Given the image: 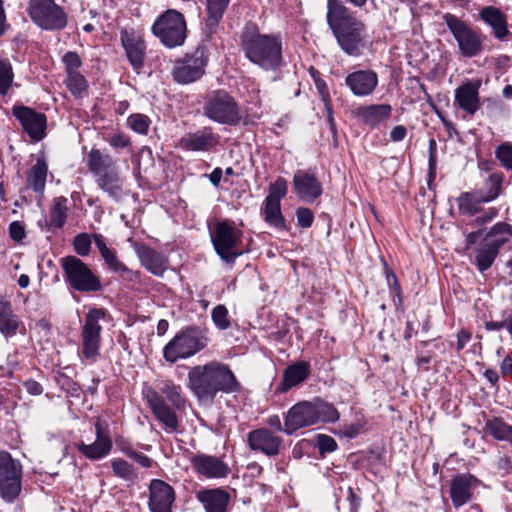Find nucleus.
<instances>
[{
    "label": "nucleus",
    "instance_id": "f257e3e1",
    "mask_svg": "<svg viewBox=\"0 0 512 512\" xmlns=\"http://www.w3.org/2000/svg\"><path fill=\"white\" fill-rule=\"evenodd\" d=\"M187 378V387L199 401L212 402L219 392L230 394L240 390L228 365L217 361L192 367Z\"/></svg>",
    "mask_w": 512,
    "mask_h": 512
},
{
    "label": "nucleus",
    "instance_id": "f03ea898",
    "mask_svg": "<svg viewBox=\"0 0 512 512\" xmlns=\"http://www.w3.org/2000/svg\"><path fill=\"white\" fill-rule=\"evenodd\" d=\"M326 20L338 45L349 56L358 57L366 46V27L340 0H327Z\"/></svg>",
    "mask_w": 512,
    "mask_h": 512
},
{
    "label": "nucleus",
    "instance_id": "7ed1b4c3",
    "mask_svg": "<svg viewBox=\"0 0 512 512\" xmlns=\"http://www.w3.org/2000/svg\"><path fill=\"white\" fill-rule=\"evenodd\" d=\"M245 56L264 70L275 71L283 64L282 39L278 34H261L257 29L242 36Z\"/></svg>",
    "mask_w": 512,
    "mask_h": 512
},
{
    "label": "nucleus",
    "instance_id": "20e7f679",
    "mask_svg": "<svg viewBox=\"0 0 512 512\" xmlns=\"http://www.w3.org/2000/svg\"><path fill=\"white\" fill-rule=\"evenodd\" d=\"M87 167L99 189L116 202L123 196V179L115 166L114 159L98 149H91L87 157Z\"/></svg>",
    "mask_w": 512,
    "mask_h": 512
},
{
    "label": "nucleus",
    "instance_id": "39448f33",
    "mask_svg": "<svg viewBox=\"0 0 512 512\" xmlns=\"http://www.w3.org/2000/svg\"><path fill=\"white\" fill-rule=\"evenodd\" d=\"M203 115L215 123L228 126H237L243 120L238 102L225 90L214 91L207 97Z\"/></svg>",
    "mask_w": 512,
    "mask_h": 512
},
{
    "label": "nucleus",
    "instance_id": "423d86ee",
    "mask_svg": "<svg viewBox=\"0 0 512 512\" xmlns=\"http://www.w3.org/2000/svg\"><path fill=\"white\" fill-rule=\"evenodd\" d=\"M151 31L167 48L182 46L187 38V23L182 13L168 9L154 21Z\"/></svg>",
    "mask_w": 512,
    "mask_h": 512
},
{
    "label": "nucleus",
    "instance_id": "0eeeda50",
    "mask_svg": "<svg viewBox=\"0 0 512 512\" xmlns=\"http://www.w3.org/2000/svg\"><path fill=\"white\" fill-rule=\"evenodd\" d=\"M207 345V338L196 327H187L177 333L164 347L163 357L167 362L175 363L189 358Z\"/></svg>",
    "mask_w": 512,
    "mask_h": 512
},
{
    "label": "nucleus",
    "instance_id": "6e6552de",
    "mask_svg": "<svg viewBox=\"0 0 512 512\" xmlns=\"http://www.w3.org/2000/svg\"><path fill=\"white\" fill-rule=\"evenodd\" d=\"M23 467L8 451H0V497L14 503L22 491Z\"/></svg>",
    "mask_w": 512,
    "mask_h": 512
},
{
    "label": "nucleus",
    "instance_id": "1a4fd4ad",
    "mask_svg": "<svg viewBox=\"0 0 512 512\" xmlns=\"http://www.w3.org/2000/svg\"><path fill=\"white\" fill-rule=\"evenodd\" d=\"M61 267L67 283L80 292H97L102 288L101 281L88 265L76 256L61 259Z\"/></svg>",
    "mask_w": 512,
    "mask_h": 512
},
{
    "label": "nucleus",
    "instance_id": "9d476101",
    "mask_svg": "<svg viewBox=\"0 0 512 512\" xmlns=\"http://www.w3.org/2000/svg\"><path fill=\"white\" fill-rule=\"evenodd\" d=\"M27 11L31 20L43 30L58 31L67 26V14L54 0H29Z\"/></svg>",
    "mask_w": 512,
    "mask_h": 512
},
{
    "label": "nucleus",
    "instance_id": "9b49d317",
    "mask_svg": "<svg viewBox=\"0 0 512 512\" xmlns=\"http://www.w3.org/2000/svg\"><path fill=\"white\" fill-rule=\"evenodd\" d=\"M241 237L242 232L239 229L229 221L223 220L216 223L211 241L219 257L226 263H233L242 255V251L238 250Z\"/></svg>",
    "mask_w": 512,
    "mask_h": 512
},
{
    "label": "nucleus",
    "instance_id": "f8f14e48",
    "mask_svg": "<svg viewBox=\"0 0 512 512\" xmlns=\"http://www.w3.org/2000/svg\"><path fill=\"white\" fill-rule=\"evenodd\" d=\"M106 311L103 308H92L84 318L81 331L80 355L91 362L99 356L102 326L100 320L104 319Z\"/></svg>",
    "mask_w": 512,
    "mask_h": 512
},
{
    "label": "nucleus",
    "instance_id": "ddd939ff",
    "mask_svg": "<svg viewBox=\"0 0 512 512\" xmlns=\"http://www.w3.org/2000/svg\"><path fill=\"white\" fill-rule=\"evenodd\" d=\"M509 229L508 224L499 222L485 233L475 254V264L480 272H484L492 266L500 247L508 241L504 234L508 233Z\"/></svg>",
    "mask_w": 512,
    "mask_h": 512
},
{
    "label": "nucleus",
    "instance_id": "4468645a",
    "mask_svg": "<svg viewBox=\"0 0 512 512\" xmlns=\"http://www.w3.org/2000/svg\"><path fill=\"white\" fill-rule=\"evenodd\" d=\"M444 20L457 41L462 55L466 57H473L480 53L482 49V40L476 31L453 14H445Z\"/></svg>",
    "mask_w": 512,
    "mask_h": 512
},
{
    "label": "nucleus",
    "instance_id": "2eb2a0df",
    "mask_svg": "<svg viewBox=\"0 0 512 512\" xmlns=\"http://www.w3.org/2000/svg\"><path fill=\"white\" fill-rule=\"evenodd\" d=\"M207 62L205 48L197 47L192 54L175 63L173 79L180 84L192 83L204 75Z\"/></svg>",
    "mask_w": 512,
    "mask_h": 512
},
{
    "label": "nucleus",
    "instance_id": "dca6fc26",
    "mask_svg": "<svg viewBox=\"0 0 512 512\" xmlns=\"http://www.w3.org/2000/svg\"><path fill=\"white\" fill-rule=\"evenodd\" d=\"M12 114L32 141L39 142L46 136L47 117L45 114L24 105H15L12 108Z\"/></svg>",
    "mask_w": 512,
    "mask_h": 512
},
{
    "label": "nucleus",
    "instance_id": "f3484780",
    "mask_svg": "<svg viewBox=\"0 0 512 512\" xmlns=\"http://www.w3.org/2000/svg\"><path fill=\"white\" fill-rule=\"evenodd\" d=\"M314 424H317L314 400L301 401L288 410L284 421V432L291 435L301 428Z\"/></svg>",
    "mask_w": 512,
    "mask_h": 512
},
{
    "label": "nucleus",
    "instance_id": "a211bd4d",
    "mask_svg": "<svg viewBox=\"0 0 512 512\" xmlns=\"http://www.w3.org/2000/svg\"><path fill=\"white\" fill-rule=\"evenodd\" d=\"M144 397L153 415L163 424L166 432L176 433L179 427L178 417L172 408L167 405L164 398L152 388L144 391Z\"/></svg>",
    "mask_w": 512,
    "mask_h": 512
},
{
    "label": "nucleus",
    "instance_id": "6ab92c4d",
    "mask_svg": "<svg viewBox=\"0 0 512 512\" xmlns=\"http://www.w3.org/2000/svg\"><path fill=\"white\" fill-rule=\"evenodd\" d=\"M283 439L267 428H258L247 434V443L252 451L261 452L268 457L277 456Z\"/></svg>",
    "mask_w": 512,
    "mask_h": 512
},
{
    "label": "nucleus",
    "instance_id": "aec40b11",
    "mask_svg": "<svg viewBox=\"0 0 512 512\" xmlns=\"http://www.w3.org/2000/svg\"><path fill=\"white\" fill-rule=\"evenodd\" d=\"M292 184L296 195L305 202H313L323 193L322 183L311 171L297 170Z\"/></svg>",
    "mask_w": 512,
    "mask_h": 512
},
{
    "label": "nucleus",
    "instance_id": "412c9836",
    "mask_svg": "<svg viewBox=\"0 0 512 512\" xmlns=\"http://www.w3.org/2000/svg\"><path fill=\"white\" fill-rule=\"evenodd\" d=\"M477 477L470 473L455 475L450 482V498L455 508H459L473 498V490L479 485Z\"/></svg>",
    "mask_w": 512,
    "mask_h": 512
},
{
    "label": "nucleus",
    "instance_id": "4be33fe9",
    "mask_svg": "<svg viewBox=\"0 0 512 512\" xmlns=\"http://www.w3.org/2000/svg\"><path fill=\"white\" fill-rule=\"evenodd\" d=\"M120 40L127 59L134 70L139 71L144 66L146 56V44L140 35H137L132 29L122 30Z\"/></svg>",
    "mask_w": 512,
    "mask_h": 512
},
{
    "label": "nucleus",
    "instance_id": "5701e85b",
    "mask_svg": "<svg viewBox=\"0 0 512 512\" xmlns=\"http://www.w3.org/2000/svg\"><path fill=\"white\" fill-rule=\"evenodd\" d=\"M193 469L208 479L224 478L230 473L228 465L219 457L197 454L191 458Z\"/></svg>",
    "mask_w": 512,
    "mask_h": 512
},
{
    "label": "nucleus",
    "instance_id": "b1692460",
    "mask_svg": "<svg viewBox=\"0 0 512 512\" xmlns=\"http://www.w3.org/2000/svg\"><path fill=\"white\" fill-rule=\"evenodd\" d=\"M149 494V508L151 512H171L175 493L168 483L159 479H153L149 485Z\"/></svg>",
    "mask_w": 512,
    "mask_h": 512
},
{
    "label": "nucleus",
    "instance_id": "393cba45",
    "mask_svg": "<svg viewBox=\"0 0 512 512\" xmlns=\"http://www.w3.org/2000/svg\"><path fill=\"white\" fill-rule=\"evenodd\" d=\"M220 141V136L214 133L211 127H204L193 133H188L180 139V146L190 151H210Z\"/></svg>",
    "mask_w": 512,
    "mask_h": 512
},
{
    "label": "nucleus",
    "instance_id": "a878e982",
    "mask_svg": "<svg viewBox=\"0 0 512 512\" xmlns=\"http://www.w3.org/2000/svg\"><path fill=\"white\" fill-rule=\"evenodd\" d=\"M345 84L353 95L358 97L368 96L377 87L378 76L372 70H358L346 76Z\"/></svg>",
    "mask_w": 512,
    "mask_h": 512
},
{
    "label": "nucleus",
    "instance_id": "bb28decb",
    "mask_svg": "<svg viewBox=\"0 0 512 512\" xmlns=\"http://www.w3.org/2000/svg\"><path fill=\"white\" fill-rule=\"evenodd\" d=\"M311 374V365L307 361H296L288 365L283 371L282 380L276 388L279 393H286L290 389L305 382Z\"/></svg>",
    "mask_w": 512,
    "mask_h": 512
},
{
    "label": "nucleus",
    "instance_id": "cd10ccee",
    "mask_svg": "<svg viewBox=\"0 0 512 512\" xmlns=\"http://www.w3.org/2000/svg\"><path fill=\"white\" fill-rule=\"evenodd\" d=\"M480 81H470L455 90V104L469 115H474L480 108Z\"/></svg>",
    "mask_w": 512,
    "mask_h": 512
},
{
    "label": "nucleus",
    "instance_id": "c85d7f7f",
    "mask_svg": "<svg viewBox=\"0 0 512 512\" xmlns=\"http://www.w3.org/2000/svg\"><path fill=\"white\" fill-rule=\"evenodd\" d=\"M141 264L153 275L162 276L168 267V259L163 254L141 243L134 245Z\"/></svg>",
    "mask_w": 512,
    "mask_h": 512
},
{
    "label": "nucleus",
    "instance_id": "c756f323",
    "mask_svg": "<svg viewBox=\"0 0 512 512\" xmlns=\"http://www.w3.org/2000/svg\"><path fill=\"white\" fill-rule=\"evenodd\" d=\"M480 19L487 24L493 36L499 41H506L510 35L507 16L497 7L485 6L479 12Z\"/></svg>",
    "mask_w": 512,
    "mask_h": 512
},
{
    "label": "nucleus",
    "instance_id": "7c9ffc66",
    "mask_svg": "<svg viewBox=\"0 0 512 512\" xmlns=\"http://www.w3.org/2000/svg\"><path fill=\"white\" fill-rule=\"evenodd\" d=\"M198 499L204 505L206 512H226L230 495L225 490L215 488L200 492Z\"/></svg>",
    "mask_w": 512,
    "mask_h": 512
},
{
    "label": "nucleus",
    "instance_id": "2f4dec72",
    "mask_svg": "<svg viewBox=\"0 0 512 512\" xmlns=\"http://www.w3.org/2000/svg\"><path fill=\"white\" fill-rule=\"evenodd\" d=\"M229 3L230 0H206L207 18L205 21V33L208 37H211L216 32Z\"/></svg>",
    "mask_w": 512,
    "mask_h": 512
},
{
    "label": "nucleus",
    "instance_id": "473e14b6",
    "mask_svg": "<svg viewBox=\"0 0 512 512\" xmlns=\"http://www.w3.org/2000/svg\"><path fill=\"white\" fill-rule=\"evenodd\" d=\"M68 199L64 196H59L53 199L52 205L49 209V218H44L45 227L48 230L52 228L62 229L68 218Z\"/></svg>",
    "mask_w": 512,
    "mask_h": 512
},
{
    "label": "nucleus",
    "instance_id": "72a5a7b5",
    "mask_svg": "<svg viewBox=\"0 0 512 512\" xmlns=\"http://www.w3.org/2000/svg\"><path fill=\"white\" fill-rule=\"evenodd\" d=\"M113 442L111 438H98L91 444L83 442L77 445L78 451L89 460H100L106 457L112 450Z\"/></svg>",
    "mask_w": 512,
    "mask_h": 512
},
{
    "label": "nucleus",
    "instance_id": "f704fd0d",
    "mask_svg": "<svg viewBox=\"0 0 512 512\" xmlns=\"http://www.w3.org/2000/svg\"><path fill=\"white\" fill-rule=\"evenodd\" d=\"M391 106L378 104L360 107L357 109V116L369 126H375L386 120L391 114Z\"/></svg>",
    "mask_w": 512,
    "mask_h": 512
},
{
    "label": "nucleus",
    "instance_id": "c9c22d12",
    "mask_svg": "<svg viewBox=\"0 0 512 512\" xmlns=\"http://www.w3.org/2000/svg\"><path fill=\"white\" fill-rule=\"evenodd\" d=\"M484 203L488 202L482 197V189L474 192L462 193L457 198L459 212L471 217L481 212V205Z\"/></svg>",
    "mask_w": 512,
    "mask_h": 512
},
{
    "label": "nucleus",
    "instance_id": "e433bc0d",
    "mask_svg": "<svg viewBox=\"0 0 512 512\" xmlns=\"http://www.w3.org/2000/svg\"><path fill=\"white\" fill-rule=\"evenodd\" d=\"M48 165L44 158H38L27 173V186L34 192L42 194L45 189Z\"/></svg>",
    "mask_w": 512,
    "mask_h": 512
},
{
    "label": "nucleus",
    "instance_id": "4c0bfd02",
    "mask_svg": "<svg viewBox=\"0 0 512 512\" xmlns=\"http://www.w3.org/2000/svg\"><path fill=\"white\" fill-rule=\"evenodd\" d=\"M21 322L13 313L12 306L8 301L0 302V332L6 338L16 335Z\"/></svg>",
    "mask_w": 512,
    "mask_h": 512
},
{
    "label": "nucleus",
    "instance_id": "58836bf2",
    "mask_svg": "<svg viewBox=\"0 0 512 512\" xmlns=\"http://www.w3.org/2000/svg\"><path fill=\"white\" fill-rule=\"evenodd\" d=\"M485 431L495 440L506 441L512 444V426L503 419L494 417L485 422Z\"/></svg>",
    "mask_w": 512,
    "mask_h": 512
},
{
    "label": "nucleus",
    "instance_id": "ea45409f",
    "mask_svg": "<svg viewBox=\"0 0 512 512\" xmlns=\"http://www.w3.org/2000/svg\"><path fill=\"white\" fill-rule=\"evenodd\" d=\"M265 222L277 228L285 226V220L281 213L280 202L265 199L262 208Z\"/></svg>",
    "mask_w": 512,
    "mask_h": 512
},
{
    "label": "nucleus",
    "instance_id": "a19ab883",
    "mask_svg": "<svg viewBox=\"0 0 512 512\" xmlns=\"http://www.w3.org/2000/svg\"><path fill=\"white\" fill-rule=\"evenodd\" d=\"M314 406L317 423H334L339 420L340 414L333 404L322 401L321 399H314Z\"/></svg>",
    "mask_w": 512,
    "mask_h": 512
},
{
    "label": "nucleus",
    "instance_id": "79ce46f5",
    "mask_svg": "<svg viewBox=\"0 0 512 512\" xmlns=\"http://www.w3.org/2000/svg\"><path fill=\"white\" fill-rule=\"evenodd\" d=\"M503 183V175L501 173H492L488 176L482 190V197L489 203L495 200L499 194Z\"/></svg>",
    "mask_w": 512,
    "mask_h": 512
},
{
    "label": "nucleus",
    "instance_id": "37998d69",
    "mask_svg": "<svg viewBox=\"0 0 512 512\" xmlns=\"http://www.w3.org/2000/svg\"><path fill=\"white\" fill-rule=\"evenodd\" d=\"M160 391L171 405L176 409H181L185 405V399L181 394V387L175 385L171 381H164L160 387Z\"/></svg>",
    "mask_w": 512,
    "mask_h": 512
},
{
    "label": "nucleus",
    "instance_id": "c03bdc74",
    "mask_svg": "<svg viewBox=\"0 0 512 512\" xmlns=\"http://www.w3.org/2000/svg\"><path fill=\"white\" fill-rule=\"evenodd\" d=\"M66 87L75 97H82L87 92L88 82L79 72H71L67 74Z\"/></svg>",
    "mask_w": 512,
    "mask_h": 512
},
{
    "label": "nucleus",
    "instance_id": "a18cd8bd",
    "mask_svg": "<svg viewBox=\"0 0 512 512\" xmlns=\"http://www.w3.org/2000/svg\"><path fill=\"white\" fill-rule=\"evenodd\" d=\"M111 468L116 477L125 481H133L137 477L133 465L124 459H113L111 461Z\"/></svg>",
    "mask_w": 512,
    "mask_h": 512
},
{
    "label": "nucleus",
    "instance_id": "49530a36",
    "mask_svg": "<svg viewBox=\"0 0 512 512\" xmlns=\"http://www.w3.org/2000/svg\"><path fill=\"white\" fill-rule=\"evenodd\" d=\"M14 74L11 63L7 59H0V94L6 95L12 86Z\"/></svg>",
    "mask_w": 512,
    "mask_h": 512
},
{
    "label": "nucleus",
    "instance_id": "de8ad7c7",
    "mask_svg": "<svg viewBox=\"0 0 512 512\" xmlns=\"http://www.w3.org/2000/svg\"><path fill=\"white\" fill-rule=\"evenodd\" d=\"M150 119L144 114H132L127 119V125L136 133L146 135L150 126Z\"/></svg>",
    "mask_w": 512,
    "mask_h": 512
},
{
    "label": "nucleus",
    "instance_id": "09e8293b",
    "mask_svg": "<svg viewBox=\"0 0 512 512\" xmlns=\"http://www.w3.org/2000/svg\"><path fill=\"white\" fill-rule=\"evenodd\" d=\"M287 190V181L284 178L279 177L275 182L270 184L269 193L265 199L281 202V199L286 196Z\"/></svg>",
    "mask_w": 512,
    "mask_h": 512
},
{
    "label": "nucleus",
    "instance_id": "8fccbe9b",
    "mask_svg": "<svg viewBox=\"0 0 512 512\" xmlns=\"http://www.w3.org/2000/svg\"><path fill=\"white\" fill-rule=\"evenodd\" d=\"M495 155L507 171H512V144L503 143L499 145L495 150Z\"/></svg>",
    "mask_w": 512,
    "mask_h": 512
},
{
    "label": "nucleus",
    "instance_id": "3c124183",
    "mask_svg": "<svg viewBox=\"0 0 512 512\" xmlns=\"http://www.w3.org/2000/svg\"><path fill=\"white\" fill-rule=\"evenodd\" d=\"M211 316L215 326L220 330H226L230 327L228 310L224 305L214 307Z\"/></svg>",
    "mask_w": 512,
    "mask_h": 512
},
{
    "label": "nucleus",
    "instance_id": "603ef678",
    "mask_svg": "<svg viewBox=\"0 0 512 512\" xmlns=\"http://www.w3.org/2000/svg\"><path fill=\"white\" fill-rule=\"evenodd\" d=\"M74 251L80 256H87L91 249V238L86 233L75 236L73 241Z\"/></svg>",
    "mask_w": 512,
    "mask_h": 512
},
{
    "label": "nucleus",
    "instance_id": "864d4df0",
    "mask_svg": "<svg viewBox=\"0 0 512 512\" xmlns=\"http://www.w3.org/2000/svg\"><path fill=\"white\" fill-rule=\"evenodd\" d=\"M316 446L321 455L332 453L336 451L338 447L337 442L333 437L324 434L317 435Z\"/></svg>",
    "mask_w": 512,
    "mask_h": 512
},
{
    "label": "nucleus",
    "instance_id": "5fc2aeb1",
    "mask_svg": "<svg viewBox=\"0 0 512 512\" xmlns=\"http://www.w3.org/2000/svg\"><path fill=\"white\" fill-rule=\"evenodd\" d=\"M62 61L65 65L66 74L78 72V68L82 65L80 56L74 51L66 52L62 57Z\"/></svg>",
    "mask_w": 512,
    "mask_h": 512
},
{
    "label": "nucleus",
    "instance_id": "6e6d98bb",
    "mask_svg": "<svg viewBox=\"0 0 512 512\" xmlns=\"http://www.w3.org/2000/svg\"><path fill=\"white\" fill-rule=\"evenodd\" d=\"M101 256L109 269L114 273H116L118 269H123V263L117 258L115 250L110 248L104 250Z\"/></svg>",
    "mask_w": 512,
    "mask_h": 512
},
{
    "label": "nucleus",
    "instance_id": "4d7b16f0",
    "mask_svg": "<svg viewBox=\"0 0 512 512\" xmlns=\"http://www.w3.org/2000/svg\"><path fill=\"white\" fill-rule=\"evenodd\" d=\"M363 427L364 425L361 422L345 424L339 429L337 435L340 437L353 439L359 435Z\"/></svg>",
    "mask_w": 512,
    "mask_h": 512
},
{
    "label": "nucleus",
    "instance_id": "13d9d810",
    "mask_svg": "<svg viewBox=\"0 0 512 512\" xmlns=\"http://www.w3.org/2000/svg\"><path fill=\"white\" fill-rule=\"evenodd\" d=\"M298 225L303 228H309L314 221L313 212L309 208L300 207L296 211Z\"/></svg>",
    "mask_w": 512,
    "mask_h": 512
},
{
    "label": "nucleus",
    "instance_id": "bf43d9fd",
    "mask_svg": "<svg viewBox=\"0 0 512 512\" xmlns=\"http://www.w3.org/2000/svg\"><path fill=\"white\" fill-rule=\"evenodd\" d=\"M436 163H437V144L434 139L429 141V176L434 178L436 175Z\"/></svg>",
    "mask_w": 512,
    "mask_h": 512
},
{
    "label": "nucleus",
    "instance_id": "052dcab7",
    "mask_svg": "<svg viewBox=\"0 0 512 512\" xmlns=\"http://www.w3.org/2000/svg\"><path fill=\"white\" fill-rule=\"evenodd\" d=\"M498 214V209L495 207H490L485 210L481 215L477 216L473 222V226H482L489 222H491Z\"/></svg>",
    "mask_w": 512,
    "mask_h": 512
},
{
    "label": "nucleus",
    "instance_id": "680f3d73",
    "mask_svg": "<svg viewBox=\"0 0 512 512\" xmlns=\"http://www.w3.org/2000/svg\"><path fill=\"white\" fill-rule=\"evenodd\" d=\"M9 235L14 241L19 242L23 240L26 235L24 226L18 221L12 222L9 225Z\"/></svg>",
    "mask_w": 512,
    "mask_h": 512
},
{
    "label": "nucleus",
    "instance_id": "e2e57ef3",
    "mask_svg": "<svg viewBox=\"0 0 512 512\" xmlns=\"http://www.w3.org/2000/svg\"><path fill=\"white\" fill-rule=\"evenodd\" d=\"M95 433L98 438H111L109 433V424L104 418L98 417L95 422Z\"/></svg>",
    "mask_w": 512,
    "mask_h": 512
},
{
    "label": "nucleus",
    "instance_id": "0e129e2a",
    "mask_svg": "<svg viewBox=\"0 0 512 512\" xmlns=\"http://www.w3.org/2000/svg\"><path fill=\"white\" fill-rule=\"evenodd\" d=\"M24 387L27 392L31 395L38 396L43 393V387L40 383L35 380H27L24 382Z\"/></svg>",
    "mask_w": 512,
    "mask_h": 512
},
{
    "label": "nucleus",
    "instance_id": "69168bd1",
    "mask_svg": "<svg viewBox=\"0 0 512 512\" xmlns=\"http://www.w3.org/2000/svg\"><path fill=\"white\" fill-rule=\"evenodd\" d=\"M472 334L467 330H461L457 334V350L461 351L467 345V343L471 340Z\"/></svg>",
    "mask_w": 512,
    "mask_h": 512
},
{
    "label": "nucleus",
    "instance_id": "338daca9",
    "mask_svg": "<svg viewBox=\"0 0 512 512\" xmlns=\"http://www.w3.org/2000/svg\"><path fill=\"white\" fill-rule=\"evenodd\" d=\"M130 459L134 460L139 465L145 468H149L152 466V460L141 452L135 451L133 455L130 457Z\"/></svg>",
    "mask_w": 512,
    "mask_h": 512
},
{
    "label": "nucleus",
    "instance_id": "774afa93",
    "mask_svg": "<svg viewBox=\"0 0 512 512\" xmlns=\"http://www.w3.org/2000/svg\"><path fill=\"white\" fill-rule=\"evenodd\" d=\"M406 134V128L403 125H397L391 130L390 138L395 142H399L405 138Z\"/></svg>",
    "mask_w": 512,
    "mask_h": 512
}]
</instances>
